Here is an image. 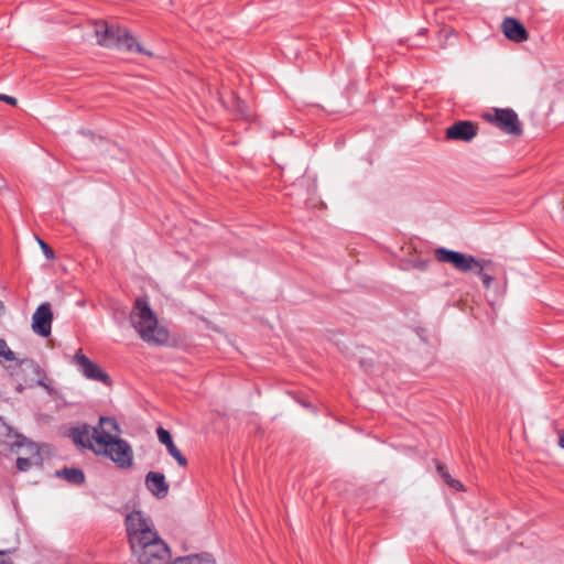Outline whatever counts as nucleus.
Returning a JSON list of instances; mask_svg holds the SVG:
<instances>
[{
  "mask_svg": "<svg viewBox=\"0 0 564 564\" xmlns=\"http://www.w3.org/2000/svg\"><path fill=\"white\" fill-rule=\"evenodd\" d=\"M558 445L564 448V429L558 431Z\"/></svg>",
  "mask_w": 564,
  "mask_h": 564,
  "instance_id": "nucleus-28",
  "label": "nucleus"
},
{
  "mask_svg": "<svg viewBox=\"0 0 564 564\" xmlns=\"http://www.w3.org/2000/svg\"><path fill=\"white\" fill-rule=\"evenodd\" d=\"M435 259L441 263H449L462 273L471 272L478 265V260L471 254L462 253L446 248H437L434 251Z\"/></svg>",
  "mask_w": 564,
  "mask_h": 564,
  "instance_id": "nucleus-6",
  "label": "nucleus"
},
{
  "mask_svg": "<svg viewBox=\"0 0 564 564\" xmlns=\"http://www.w3.org/2000/svg\"><path fill=\"white\" fill-rule=\"evenodd\" d=\"M130 546L139 564H166L171 553L167 544L153 529L152 521L133 510L126 518Z\"/></svg>",
  "mask_w": 564,
  "mask_h": 564,
  "instance_id": "nucleus-1",
  "label": "nucleus"
},
{
  "mask_svg": "<svg viewBox=\"0 0 564 564\" xmlns=\"http://www.w3.org/2000/svg\"><path fill=\"white\" fill-rule=\"evenodd\" d=\"M117 48L127 51V52H138L144 53L147 55H151L150 52H147L142 48V46L137 42V40L130 35L126 30H122L119 41L116 45Z\"/></svg>",
  "mask_w": 564,
  "mask_h": 564,
  "instance_id": "nucleus-16",
  "label": "nucleus"
},
{
  "mask_svg": "<svg viewBox=\"0 0 564 564\" xmlns=\"http://www.w3.org/2000/svg\"><path fill=\"white\" fill-rule=\"evenodd\" d=\"M501 29L505 36L510 41L522 43L528 40V31L523 24L514 18H506L502 21Z\"/></svg>",
  "mask_w": 564,
  "mask_h": 564,
  "instance_id": "nucleus-13",
  "label": "nucleus"
},
{
  "mask_svg": "<svg viewBox=\"0 0 564 564\" xmlns=\"http://www.w3.org/2000/svg\"><path fill=\"white\" fill-rule=\"evenodd\" d=\"M131 323L140 337L149 344H164L169 334L159 327L158 318L144 299H137L130 314Z\"/></svg>",
  "mask_w": 564,
  "mask_h": 564,
  "instance_id": "nucleus-3",
  "label": "nucleus"
},
{
  "mask_svg": "<svg viewBox=\"0 0 564 564\" xmlns=\"http://www.w3.org/2000/svg\"><path fill=\"white\" fill-rule=\"evenodd\" d=\"M40 245H41V248L44 252V254L46 256L47 259H51L54 257V252L53 250L45 243L43 242L42 240H39Z\"/></svg>",
  "mask_w": 564,
  "mask_h": 564,
  "instance_id": "nucleus-25",
  "label": "nucleus"
},
{
  "mask_svg": "<svg viewBox=\"0 0 564 564\" xmlns=\"http://www.w3.org/2000/svg\"><path fill=\"white\" fill-rule=\"evenodd\" d=\"M53 314L48 303L41 304L32 316V329L35 334L46 337L51 334Z\"/></svg>",
  "mask_w": 564,
  "mask_h": 564,
  "instance_id": "nucleus-8",
  "label": "nucleus"
},
{
  "mask_svg": "<svg viewBox=\"0 0 564 564\" xmlns=\"http://www.w3.org/2000/svg\"><path fill=\"white\" fill-rule=\"evenodd\" d=\"M55 475L70 481V467H64L63 469L57 470Z\"/></svg>",
  "mask_w": 564,
  "mask_h": 564,
  "instance_id": "nucleus-24",
  "label": "nucleus"
},
{
  "mask_svg": "<svg viewBox=\"0 0 564 564\" xmlns=\"http://www.w3.org/2000/svg\"><path fill=\"white\" fill-rule=\"evenodd\" d=\"M496 264L489 259H479L478 265L471 272L477 274L485 286V289H490L491 283L494 281L492 272L495 271Z\"/></svg>",
  "mask_w": 564,
  "mask_h": 564,
  "instance_id": "nucleus-15",
  "label": "nucleus"
},
{
  "mask_svg": "<svg viewBox=\"0 0 564 564\" xmlns=\"http://www.w3.org/2000/svg\"><path fill=\"white\" fill-rule=\"evenodd\" d=\"M487 120L506 134L520 137L523 132L517 112L510 108L495 109L494 115H487Z\"/></svg>",
  "mask_w": 564,
  "mask_h": 564,
  "instance_id": "nucleus-7",
  "label": "nucleus"
},
{
  "mask_svg": "<svg viewBox=\"0 0 564 564\" xmlns=\"http://www.w3.org/2000/svg\"><path fill=\"white\" fill-rule=\"evenodd\" d=\"M0 357H3L9 361L17 359L15 354L8 347V344L3 338H0Z\"/></svg>",
  "mask_w": 564,
  "mask_h": 564,
  "instance_id": "nucleus-19",
  "label": "nucleus"
},
{
  "mask_svg": "<svg viewBox=\"0 0 564 564\" xmlns=\"http://www.w3.org/2000/svg\"><path fill=\"white\" fill-rule=\"evenodd\" d=\"M15 380V391L22 392L28 387L35 384L45 388L48 392L51 389L44 381L45 376L41 367L31 359L20 360L10 371Z\"/></svg>",
  "mask_w": 564,
  "mask_h": 564,
  "instance_id": "nucleus-4",
  "label": "nucleus"
},
{
  "mask_svg": "<svg viewBox=\"0 0 564 564\" xmlns=\"http://www.w3.org/2000/svg\"><path fill=\"white\" fill-rule=\"evenodd\" d=\"M232 100H234L232 108H234L235 112L237 113V116L240 118L248 119L249 110H248L247 104L243 100L236 98V97H234Z\"/></svg>",
  "mask_w": 564,
  "mask_h": 564,
  "instance_id": "nucleus-18",
  "label": "nucleus"
},
{
  "mask_svg": "<svg viewBox=\"0 0 564 564\" xmlns=\"http://www.w3.org/2000/svg\"><path fill=\"white\" fill-rule=\"evenodd\" d=\"M2 307V303L0 302V308Z\"/></svg>",
  "mask_w": 564,
  "mask_h": 564,
  "instance_id": "nucleus-30",
  "label": "nucleus"
},
{
  "mask_svg": "<svg viewBox=\"0 0 564 564\" xmlns=\"http://www.w3.org/2000/svg\"><path fill=\"white\" fill-rule=\"evenodd\" d=\"M0 564H13L10 558L6 556V552L0 551Z\"/></svg>",
  "mask_w": 564,
  "mask_h": 564,
  "instance_id": "nucleus-27",
  "label": "nucleus"
},
{
  "mask_svg": "<svg viewBox=\"0 0 564 564\" xmlns=\"http://www.w3.org/2000/svg\"><path fill=\"white\" fill-rule=\"evenodd\" d=\"M171 564H216V560L209 553H202L177 557Z\"/></svg>",
  "mask_w": 564,
  "mask_h": 564,
  "instance_id": "nucleus-17",
  "label": "nucleus"
},
{
  "mask_svg": "<svg viewBox=\"0 0 564 564\" xmlns=\"http://www.w3.org/2000/svg\"><path fill=\"white\" fill-rule=\"evenodd\" d=\"M477 135V126L471 121H457L446 129V139L469 142Z\"/></svg>",
  "mask_w": 564,
  "mask_h": 564,
  "instance_id": "nucleus-9",
  "label": "nucleus"
},
{
  "mask_svg": "<svg viewBox=\"0 0 564 564\" xmlns=\"http://www.w3.org/2000/svg\"><path fill=\"white\" fill-rule=\"evenodd\" d=\"M85 481L84 473L78 468H73V484L80 485Z\"/></svg>",
  "mask_w": 564,
  "mask_h": 564,
  "instance_id": "nucleus-21",
  "label": "nucleus"
},
{
  "mask_svg": "<svg viewBox=\"0 0 564 564\" xmlns=\"http://www.w3.org/2000/svg\"><path fill=\"white\" fill-rule=\"evenodd\" d=\"M0 100L4 101L11 106H15L18 102L17 98L9 96V95H4V94H0Z\"/></svg>",
  "mask_w": 564,
  "mask_h": 564,
  "instance_id": "nucleus-26",
  "label": "nucleus"
},
{
  "mask_svg": "<svg viewBox=\"0 0 564 564\" xmlns=\"http://www.w3.org/2000/svg\"><path fill=\"white\" fill-rule=\"evenodd\" d=\"M437 471L440 474V476L445 480H449L452 478V476L449 475V473L447 471L446 467L442 464H437Z\"/></svg>",
  "mask_w": 564,
  "mask_h": 564,
  "instance_id": "nucleus-23",
  "label": "nucleus"
},
{
  "mask_svg": "<svg viewBox=\"0 0 564 564\" xmlns=\"http://www.w3.org/2000/svg\"><path fill=\"white\" fill-rule=\"evenodd\" d=\"M31 465H32V462H31V459H30V458L19 457V458L17 459V467H18V469H19V470H21V471H26V470H29V469H30V467H31Z\"/></svg>",
  "mask_w": 564,
  "mask_h": 564,
  "instance_id": "nucleus-20",
  "label": "nucleus"
},
{
  "mask_svg": "<svg viewBox=\"0 0 564 564\" xmlns=\"http://www.w3.org/2000/svg\"><path fill=\"white\" fill-rule=\"evenodd\" d=\"M446 484L457 491L464 490V485L457 479L451 478L449 480L446 481Z\"/></svg>",
  "mask_w": 564,
  "mask_h": 564,
  "instance_id": "nucleus-22",
  "label": "nucleus"
},
{
  "mask_svg": "<svg viewBox=\"0 0 564 564\" xmlns=\"http://www.w3.org/2000/svg\"><path fill=\"white\" fill-rule=\"evenodd\" d=\"M121 32V29H113L112 26H109L106 22L97 23L95 28V34L98 44L106 47H116Z\"/></svg>",
  "mask_w": 564,
  "mask_h": 564,
  "instance_id": "nucleus-11",
  "label": "nucleus"
},
{
  "mask_svg": "<svg viewBox=\"0 0 564 564\" xmlns=\"http://www.w3.org/2000/svg\"><path fill=\"white\" fill-rule=\"evenodd\" d=\"M0 423H1L3 426H6V429H8V430L10 429V427H9V426H8V425L2 421V419H1V417H0Z\"/></svg>",
  "mask_w": 564,
  "mask_h": 564,
  "instance_id": "nucleus-29",
  "label": "nucleus"
},
{
  "mask_svg": "<svg viewBox=\"0 0 564 564\" xmlns=\"http://www.w3.org/2000/svg\"><path fill=\"white\" fill-rule=\"evenodd\" d=\"M120 427L113 417L101 416L93 427L96 455L110 458L119 468H129L133 464L130 444L119 437Z\"/></svg>",
  "mask_w": 564,
  "mask_h": 564,
  "instance_id": "nucleus-2",
  "label": "nucleus"
},
{
  "mask_svg": "<svg viewBox=\"0 0 564 564\" xmlns=\"http://www.w3.org/2000/svg\"><path fill=\"white\" fill-rule=\"evenodd\" d=\"M145 487L156 498H165L169 494L170 486L165 480V476L159 471H149L145 475Z\"/></svg>",
  "mask_w": 564,
  "mask_h": 564,
  "instance_id": "nucleus-10",
  "label": "nucleus"
},
{
  "mask_svg": "<svg viewBox=\"0 0 564 564\" xmlns=\"http://www.w3.org/2000/svg\"><path fill=\"white\" fill-rule=\"evenodd\" d=\"M73 366L84 379L101 383L105 387L112 386V379L108 372L98 362L85 355L82 348L73 354Z\"/></svg>",
  "mask_w": 564,
  "mask_h": 564,
  "instance_id": "nucleus-5",
  "label": "nucleus"
},
{
  "mask_svg": "<svg viewBox=\"0 0 564 564\" xmlns=\"http://www.w3.org/2000/svg\"><path fill=\"white\" fill-rule=\"evenodd\" d=\"M156 436L161 444L165 445L169 454L177 462L180 467L185 468L188 465L186 457L175 445L171 433L162 426L156 429Z\"/></svg>",
  "mask_w": 564,
  "mask_h": 564,
  "instance_id": "nucleus-12",
  "label": "nucleus"
},
{
  "mask_svg": "<svg viewBox=\"0 0 564 564\" xmlns=\"http://www.w3.org/2000/svg\"><path fill=\"white\" fill-rule=\"evenodd\" d=\"M73 443L83 448L91 449L96 454L93 429L87 424L73 427Z\"/></svg>",
  "mask_w": 564,
  "mask_h": 564,
  "instance_id": "nucleus-14",
  "label": "nucleus"
}]
</instances>
